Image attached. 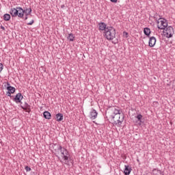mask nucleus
<instances>
[{
  "mask_svg": "<svg viewBox=\"0 0 175 175\" xmlns=\"http://www.w3.org/2000/svg\"><path fill=\"white\" fill-rule=\"evenodd\" d=\"M111 1V2H112L113 3H117V1H118V0H110Z\"/></svg>",
  "mask_w": 175,
  "mask_h": 175,
  "instance_id": "nucleus-30",
  "label": "nucleus"
},
{
  "mask_svg": "<svg viewBox=\"0 0 175 175\" xmlns=\"http://www.w3.org/2000/svg\"><path fill=\"white\" fill-rule=\"evenodd\" d=\"M26 172H31V169L29 166L25 167Z\"/></svg>",
  "mask_w": 175,
  "mask_h": 175,
  "instance_id": "nucleus-25",
  "label": "nucleus"
},
{
  "mask_svg": "<svg viewBox=\"0 0 175 175\" xmlns=\"http://www.w3.org/2000/svg\"><path fill=\"white\" fill-rule=\"evenodd\" d=\"M2 70H3V64L0 63V73H1V72H2Z\"/></svg>",
  "mask_w": 175,
  "mask_h": 175,
  "instance_id": "nucleus-27",
  "label": "nucleus"
},
{
  "mask_svg": "<svg viewBox=\"0 0 175 175\" xmlns=\"http://www.w3.org/2000/svg\"><path fill=\"white\" fill-rule=\"evenodd\" d=\"M157 16H158V13H155L154 16V18L157 21V24H159V18H157Z\"/></svg>",
  "mask_w": 175,
  "mask_h": 175,
  "instance_id": "nucleus-22",
  "label": "nucleus"
},
{
  "mask_svg": "<svg viewBox=\"0 0 175 175\" xmlns=\"http://www.w3.org/2000/svg\"><path fill=\"white\" fill-rule=\"evenodd\" d=\"M52 147L55 152H57V154L60 152L62 159L65 161L66 165H68V162H69V159H70V154H69L68 149L57 144H53Z\"/></svg>",
  "mask_w": 175,
  "mask_h": 175,
  "instance_id": "nucleus-1",
  "label": "nucleus"
},
{
  "mask_svg": "<svg viewBox=\"0 0 175 175\" xmlns=\"http://www.w3.org/2000/svg\"><path fill=\"white\" fill-rule=\"evenodd\" d=\"M163 33L166 38H172L174 35V29L172 26H167L164 29Z\"/></svg>",
  "mask_w": 175,
  "mask_h": 175,
  "instance_id": "nucleus-4",
  "label": "nucleus"
},
{
  "mask_svg": "<svg viewBox=\"0 0 175 175\" xmlns=\"http://www.w3.org/2000/svg\"><path fill=\"white\" fill-rule=\"evenodd\" d=\"M153 172H154V174H156V175H164L163 172H162V171H161L159 170L154 169Z\"/></svg>",
  "mask_w": 175,
  "mask_h": 175,
  "instance_id": "nucleus-21",
  "label": "nucleus"
},
{
  "mask_svg": "<svg viewBox=\"0 0 175 175\" xmlns=\"http://www.w3.org/2000/svg\"><path fill=\"white\" fill-rule=\"evenodd\" d=\"M75 35L73 33H70L68 34V36L67 37L68 40H70V42H73L75 40Z\"/></svg>",
  "mask_w": 175,
  "mask_h": 175,
  "instance_id": "nucleus-19",
  "label": "nucleus"
},
{
  "mask_svg": "<svg viewBox=\"0 0 175 175\" xmlns=\"http://www.w3.org/2000/svg\"><path fill=\"white\" fill-rule=\"evenodd\" d=\"M23 110H25L27 113H31V105H28L27 102L25 103V105L21 106Z\"/></svg>",
  "mask_w": 175,
  "mask_h": 175,
  "instance_id": "nucleus-11",
  "label": "nucleus"
},
{
  "mask_svg": "<svg viewBox=\"0 0 175 175\" xmlns=\"http://www.w3.org/2000/svg\"><path fill=\"white\" fill-rule=\"evenodd\" d=\"M132 172V168L129 165H125L124 168V175H130L131 172Z\"/></svg>",
  "mask_w": 175,
  "mask_h": 175,
  "instance_id": "nucleus-13",
  "label": "nucleus"
},
{
  "mask_svg": "<svg viewBox=\"0 0 175 175\" xmlns=\"http://www.w3.org/2000/svg\"><path fill=\"white\" fill-rule=\"evenodd\" d=\"M23 98H24V96H23L21 93H18L16 94L15 97L12 98V100H14V102H16V103H21V100H23Z\"/></svg>",
  "mask_w": 175,
  "mask_h": 175,
  "instance_id": "nucleus-8",
  "label": "nucleus"
},
{
  "mask_svg": "<svg viewBox=\"0 0 175 175\" xmlns=\"http://www.w3.org/2000/svg\"><path fill=\"white\" fill-rule=\"evenodd\" d=\"M12 94H13V93H11L10 92H7L6 96H10V98H13V96H12Z\"/></svg>",
  "mask_w": 175,
  "mask_h": 175,
  "instance_id": "nucleus-24",
  "label": "nucleus"
},
{
  "mask_svg": "<svg viewBox=\"0 0 175 175\" xmlns=\"http://www.w3.org/2000/svg\"><path fill=\"white\" fill-rule=\"evenodd\" d=\"M24 13H28V14H31L32 13V8L29 7L27 8H23L21 7H16V8H12L10 10V14H11L12 17H19V18H24Z\"/></svg>",
  "mask_w": 175,
  "mask_h": 175,
  "instance_id": "nucleus-2",
  "label": "nucleus"
},
{
  "mask_svg": "<svg viewBox=\"0 0 175 175\" xmlns=\"http://www.w3.org/2000/svg\"><path fill=\"white\" fill-rule=\"evenodd\" d=\"M144 33L147 36L148 38H150V35L151 34V29L148 27H145L144 29Z\"/></svg>",
  "mask_w": 175,
  "mask_h": 175,
  "instance_id": "nucleus-15",
  "label": "nucleus"
},
{
  "mask_svg": "<svg viewBox=\"0 0 175 175\" xmlns=\"http://www.w3.org/2000/svg\"><path fill=\"white\" fill-rule=\"evenodd\" d=\"M1 29H3V31H5V27H3L2 25L1 26Z\"/></svg>",
  "mask_w": 175,
  "mask_h": 175,
  "instance_id": "nucleus-31",
  "label": "nucleus"
},
{
  "mask_svg": "<svg viewBox=\"0 0 175 175\" xmlns=\"http://www.w3.org/2000/svg\"><path fill=\"white\" fill-rule=\"evenodd\" d=\"M120 117L122 118L118 117V118H114V119H111V121H113V124L116 125L117 126H120L122 122H124V115H121Z\"/></svg>",
  "mask_w": 175,
  "mask_h": 175,
  "instance_id": "nucleus-6",
  "label": "nucleus"
},
{
  "mask_svg": "<svg viewBox=\"0 0 175 175\" xmlns=\"http://www.w3.org/2000/svg\"><path fill=\"white\" fill-rule=\"evenodd\" d=\"M98 27H99L100 31H104V32H105V31L107 30V25L105 23H103V22L99 23Z\"/></svg>",
  "mask_w": 175,
  "mask_h": 175,
  "instance_id": "nucleus-12",
  "label": "nucleus"
},
{
  "mask_svg": "<svg viewBox=\"0 0 175 175\" xmlns=\"http://www.w3.org/2000/svg\"><path fill=\"white\" fill-rule=\"evenodd\" d=\"M98 117V112L95 109H92L90 113V120H96Z\"/></svg>",
  "mask_w": 175,
  "mask_h": 175,
  "instance_id": "nucleus-9",
  "label": "nucleus"
},
{
  "mask_svg": "<svg viewBox=\"0 0 175 175\" xmlns=\"http://www.w3.org/2000/svg\"><path fill=\"white\" fill-rule=\"evenodd\" d=\"M135 118H137V121L139 122V125H142V118H143V116L139 113L135 116Z\"/></svg>",
  "mask_w": 175,
  "mask_h": 175,
  "instance_id": "nucleus-18",
  "label": "nucleus"
},
{
  "mask_svg": "<svg viewBox=\"0 0 175 175\" xmlns=\"http://www.w3.org/2000/svg\"><path fill=\"white\" fill-rule=\"evenodd\" d=\"M61 8H62V9H64V8H65V5H62Z\"/></svg>",
  "mask_w": 175,
  "mask_h": 175,
  "instance_id": "nucleus-32",
  "label": "nucleus"
},
{
  "mask_svg": "<svg viewBox=\"0 0 175 175\" xmlns=\"http://www.w3.org/2000/svg\"><path fill=\"white\" fill-rule=\"evenodd\" d=\"M123 36H124V38H128V32L124 31L123 32Z\"/></svg>",
  "mask_w": 175,
  "mask_h": 175,
  "instance_id": "nucleus-26",
  "label": "nucleus"
},
{
  "mask_svg": "<svg viewBox=\"0 0 175 175\" xmlns=\"http://www.w3.org/2000/svg\"><path fill=\"white\" fill-rule=\"evenodd\" d=\"M155 43H157V38L154 36L150 37L148 42L149 47H154V46H155Z\"/></svg>",
  "mask_w": 175,
  "mask_h": 175,
  "instance_id": "nucleus-10",
  "label": "nucleus"
},
{
  "mask_svg": "<svg viewBox=\"0 0 175 175\" xmlns=\"http://www.w3.org/2000/svg\"><path fill=\"white\" fill-rule=\"evenodd\" d=\"M111 110H112V111L114 114V116L113 115L111 116V118H112V120H114V118H120V117H121V111L120 109H118L116 107H113L111 109Z\"/></svg>",
  "mask_w": 175,
  "mask_h": 175,
  "instance_id": "nucleus-5",
  "label": "nucleus"
},
{
  "mask_svg": "<svg viewBox=\"0 0 175 175\" xmlns=\"http://www.w3.org/2000/svg\"><path fill=\"white\" fill-rule=\"evenodd\" d=\"M55 155H56V157H58V155L57 154V153H55Z\"/></svg>",
  "mask_w": 175,
  "mask_h": 175,
  "instance_id": "nucleus-33",
  "label": "nucleus"
},
{
  "mask_svg": "<svg viewBox=\"0 0 175 175\" xmlns=\"http://www.w3.org/2000/svg\"><path fill=\"white\" fill-rule=\"evenodd\" d=\"M6 90L8 92H11V94H14L16 92V88L13 86H7Z\"/></svg>",
  "mask_w": 175,
  "mask_h": 175,
  "instance_id": "nucleus-17",
  "label": "nucleus"
},
{
  "mask_svg": "<svg viewBox=\"0 0 175 175\" xmlns=\"http://www.w3.org/2000/svg\"><path fill=\"white\" fill-rule=\"evenodd\" d=\"M3 20L5 21H10V14H5L3 15Z\"/></svg>",
  "mask_w": 175,
  "mask_h": 175,
  "instance_id": "nucleus-20",
  "label": "nucleus"
},
{
  "mask_svg": "<svg viewBox=\"0 0 175 175\" xmlns=\"http://www.w3.org/2000/svg\"><path fill=\"white\" fill-rule=\"evenodd\" d=\"M104 33L107 40H113L116 38V29L113 27H107Z\"/></svg>",
  "mask_w": 175,
  "mask_h": 175,
  "instance_id": "nucleus-3",
  "label": "nucleus"
},
{
  "mask_svg": "<svg viewBox=\"0 0 175 175\" xmlns=\"http://www.w3.org/2000/svg\"><path fill=\"white\" fill-rule=\"evenodd\" d=\"M25 14V20H28V16L31 14H28V12H24Z\"/></svg>",
  "mask_w": 175,
  "mask_h": 175,
  "instance_id": "nucleus-23",
  "label": "nucleus"
},
{
  "mask_svg": "<svg viewBox=\"0 0 175 175\" xmlns=\"http://www.w3.org/2000/svg\"><path fill=\"white\" fill-rule=\"evenodd\" d=\"M62 120H64V114L61 113L56 114V120L57 121V122H61Z\"/></svg>",
  "mask_w": 175,
  "mask_h": 175,
  "instance_id": "nucleus-16",
  "label": "nucleus"
},
{
  "mask_svg": "<svg viewBox=\"0 0 175 175\" xmlns=\"http://www.w3.org/2000/svg\"><path fill=\"white\" fill-rule=\"evenodd\" d=\"M5 83L7 84V85H4V87H5V88H6L7 87H12V86L10 85V84L9 83V82H6Z\"/></svg>",
  "mask_w": 175,
  "mask_h": 175,
  "instance_id": "nucleus-29",
  "label": "nucleus"
},
{
  "mask_svg": "<svg viewBox=\"0 0 175 175\" xmlns=\"http://www.w3.org/2000/svg\"><path fill=\"white\" fill-rule=\"evenodd\" d=\"M159 20H163L160 21L161 25L157 26V28L159 29H166L167 27V21L163 18H160Z\"/></svg>",
  "mask_w": 175,
  "mask_h": 175,
  "instance_id": "nucleus-7",
  "label": "nucleus"
},
{
  "mask_svg": "<svg viewBox=\"0 0 175 175\" xmlns=\"http://www.w3.org/2000/svg\"><path fill=\"white\" fill-rule=\"evenodd\" d=\"M33 23H35V21L31 20V22H29V23H27V25H32V24H33Z\"/></svg>",
  "mask_w": 175,
  "mask_h": 175,
  "instance_id": "nucleus-28",
  "label": "nucleus"
},
{
  "mask_svg": "<svg viewBox=\"0 0 175 175\" xmlns=\"http://www.w3.org/2000/svg\"><path fill=\"white\" fill-rule=\"evenodd\" d=\"M43 116L46 120H51V113L50 112L45 111L43 113Z\"/></svg>",
  "mask_w": 175,
  "mask_h": 175,
  "instance_id": "nucleus-14",
  "label": "nucleus"
}]
</instances>
